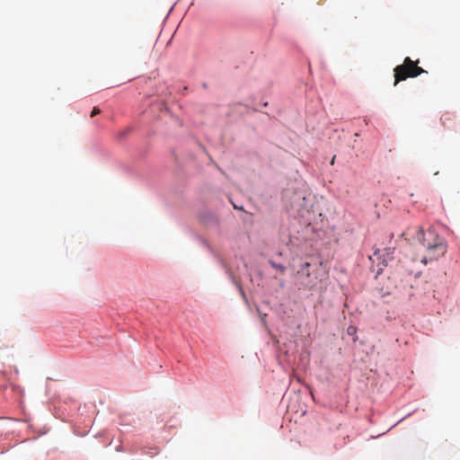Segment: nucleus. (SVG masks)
Segmentation results:
<instances>
[{
  "mask_svg": "<svg viewBox=\"0 0 460 460\" xmlns=\"http://www.w3.org/2000/svg\"><path fill=\"white\" fill-rule=\"evenodd\" d=\"M270 265H271L274 269H276V270H279V271H280V272H282V273H283V272H285V270H286L285 266H283V265H281V264H278V263H276V262H274V261H270Z\"/></svg>",
  "mask_w": 460,
  "mask_h": 460,
  "instance_id": "7ed1b4c3",
  "label": "nucleus"
},
{
  "mask_svg": "<svg viewBox=\"0 0 460 460\" xmlns=\"http://www.w3.org/2000/svg\"><path fill=\"white\" fill-rule=\"evenodd\" d=\"M402 236L409 242L418 241L420 243L424 250L421 258V262L424 264L438 260L446 253L447 249L445 239L433 228L424 231L420 226H411L402 234Z\"/></svg>",
  "mask_w": 460,
  "mask_h": 460,
  "instance_id": "f257e3e1",
  "label": "nucleus"
},
{
  "mask_svg": "<svg viewBox=\"0 0 460 460\" xmlns=\"http://www.w3.org/2000/svg\"><path fill=\"white\" fill-rule=\"evenodd\" d=\"M296 199H298V200H300V199L305 200V197H302V196H300V195H296Z\"/></svg>",
  "mask_w": 460,
  "mask_h": 460,
  "instance_id": "39448f33",
  "label": "nucleus"
},
{
  "mask_svg": "<svg viewBox=\"0 0 460 460\" xmlns=\"http://www.w3.org/2000/svg\"><path fill=\"white\" fill-rule=\"evenodd\" d=\"M419 60L412 61L409 57L405 58L403 63L394 67V83L404 81L409 77H416L423 73H427L423 68L418 66Z\"/></svg>",
  "mask_w": 460,
  "mask_h": 460,
  "instance_id": "f03ea898",
  "label": "nucleus"
},
{
  "mask_svg": "<svg viewBox=\"0 0 460 460\" xmlns=\"http://www.w3.org/2000/svg\"><path fill=\"white\" fill-rule=\"evenodd\" d=\"M334 159H335V156H333V158L332 159V162H331L332 164H333Z\"/></svg>",
  "mask_w": 460,
  "mask_h": 460,
  "instance_id": "423d86ee",
  "label": "nucleus"
},
{
  "mask_svg": "<svg viewBox=\"0 0 460 460\" xmlns=\"http://www.w3.org/2000/svg\"><path fill=\"white\" fill-rule=\"evenodd\" d=\"M101 112L100 109L97 107H94L91 112V117H94L95 115L99 114Z\"/></svg>",
  "mask_w": 460,
  "mask_h": 460,
  "instance_id": "20e7f679",
  "label": "nucleus"
}]
</instances>
